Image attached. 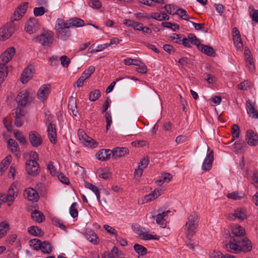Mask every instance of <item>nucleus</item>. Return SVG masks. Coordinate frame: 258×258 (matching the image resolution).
<instances>
[{
  "mask_svg": "<svg viewBox=\"0 0 258 258\" xmlns=\"http://www.w3.org/2000/svg\"><path fill=\"white\" fill-rule=\"evenodd\" d=\"M199 218L197 213H190L185 224V233L187 237L190 239L196 234L199 226Z\"/></svg>",
  "mask_w": 258,
  "mask_h": 258,
  "instance_id": "nucleus-1",
  "label": "nucleus"
},
{
  "mask_svg": "<svg viewBox=\"0 0 258 258\" xmlns=\"http://www.w3.org/2000/svg\"><path fill=\"white\" fill-rule=\"evenodd\" d=\"M70 28V26H69L67 21L65 22L62 19H57L55 26V29L59 38L63 40H66L69 38L71 35V32L69 29Z\"/></svg>",
  "mask_w": 258,
  "mask_h": 258,
  "instance_id": "nucleus-2",
  "label": "nucleus"
},
{
  "mask_svg": "<svg viewBox=\"0 0 258 258\" xmlns=\"http://www.w3.org/2000/svg\"><path fill=\"white\" fill-rule=\"evenodd\" d=\"M17 196L18 189L16 185L13 183L10 186L7 194L0 193V201L3 203H7L8 206H11Z\"/></svg>",
  "mask_w": 258,
  "mask_h": 258,
  "instance_id": "nucleus-3",
  "label": "nucleus"
},
{
  "mask_svg": "<svg viewBox=\"0 0 258 258\" xmlns=\"http://www.w3.org/2000/svg\"><path fill=\"white\" fill-rule=\"evenodd\" d=\"M33 40L43 46H49L53 41V34L50 31L44 32Z\"/></svg>",
  "mask_w": 258,
  "mask_h": 258,
  "instance_id": "nucleus-4",
  "label": "nucleus"
},
{
  "mask_svg": "<svg viewBox=\"0 0 258 258\" xmlns=\"http://www.w3.org/2000/svg\"><path fill=\"white\" fill-rule=\"evenodd\" d=\"M17 28V25L12 20L11 22L0 28V37L3 40L8 39L15 32Z\"/></svg>",
  "mask_w": 258,
  "mask_h": 258,
  "instance_id": "nucleus-5",
  "label": "nucleus"
},
{
  "mask_svg": "<svg viewBox=\"0 0 258 258\" xmlns=\"http://www.w3.org/2000/svg\"><path fill=\"white\" fill-rule=\"evenodd\" d=\"M16 100L17 103V107L24 108L27 104L31 102L32 98L28 92L22 91L18 94Z\"/></svg>",
  "mask_w": 258,
  "mask_h": 258,
  "instance_id": "nucleus-6",
  "label": "nucleus"
},
{
  "mask_svg": "<svg viewBox=\"0 0 258 258\" xmlns=\"http://www.w3.org/2000/svg\"><path fill=\"white\" fill-rule=\"evenodd\" d=\"M26 170L28 174L32 176L38 175L40 172L39 164L35 160H30L26 163Z\"/></svg>",
  "mask_w": 258,
  "mask_h": 258,
  "instance_id": "nucleus-7",
  "label": "nucleus"
},
{
  "mask_svg": "<svg viewBox=\"0 0 258 258\" xmlns=\"http://www.w3.org/2000/svg\"><path fill=\"white\" fill-rule=\"evenodd\" d=\"M233 241L238 243L242 251L244 252H249L252 249V244L250 241L245 237H242L241 238H233Z\"/></svg>",
  "mask_w": 258,
  "mask_h": 258,
  "instance_id": "nucleus-8",
  "label": "nucleus"
},
{
  "mask_svg": "<svg viewBox=\"0 0 258 258\" xmlns=\"http://www.w3.org/2000/svg\"><path fill=\"white\" fill-rule=\"evenodd\" d=\"M208 147V152L205 160L202 166V169L205 171H209L212 166V164L214 161V152L213 150L209 151V148Z\"/></svg>",
  "mask_w": 258,
  "mask_h": 258,
  "instance_id": "nucleus-9",
  "label": "nucleus"
},
{
  "mask_svg": "<svg viewBox=\"0 0 258 258\" xmlns=\"http://www.w3.org/2000/svg\"><path fill=\"white\" fill-rule=\"evenodd\" d=\"M79 139L84 146L91 148H95L97 146L96 142L91 137L88 136L84 132H79Z\"/></svg>",
  "mask_w": 258,
  "mask_h": 258,
  "instance_id": "nucleus-10",
  "label": "nucleus"
},
{
  "mask_svg": "<svg viewBox=\"0 0 258 258\" xmlns=\"http://www.w3.org/2000/svg\"><path fill=\"white\" fill-rule=\"evenodd\" d=\"M29 140L31 145L35 148L41 146L42 144L41 136L35 131H31L29 133Z\"/></svg>",
  "mask_w": 258,
  "mask_h": 258,
  "instance_id": "nucleus-11",
  "label": "nucleus"
},
{
  "mask_svg": "<svg viewBox=\"0 0 258 258\" xmlns=\"http://www.w3.org/2000/svg\"><path fill=\"white\" fill-rule=\"evenodd\" d=\"M28 3L25 2L20 5L14 12L12 20L13 21H18L21 18L24 14L26 12L28 7Z\"/></svg>",
  "mask_w": 258,
  "mask_h": 258,
  "instance_id": "nucleus-12",
  "label": "nucleus"
},
{
  "mask_svg": "<svg viewBox=\"0 0 258 258\" xmlns=\"http://www.w3.org/2000/svg\"><path fill=\"white\" fill-rule=\"evenodd\" d=\"M50 85L44 84L40 87L37 92V98L41 102H44L48 97L50 92Z\"/></svg>",
  "mask_w": 258,
  "mask_h": 258,
  "instance_id": "nucleus-13",
  "label": "nucleus"
},
{
  "mask_svg": "<svg viewBox=\"0 0 258 258\" xmlns=\"http://www.w3.org/2000/svg\"><path fill=\"white\" fill-rule=\"evenodd\" d=\"M245 140L249 146H255L258 144V135L252 130H248L246 132Z\"/></svg>",
  "mask_w": 258,
  "mask_h": 258,
  "instance_id": "nucleus-14",
  "label": "nucleus"
},
{
  "mask_svg": "<svg viewBox=\"0 0 258 258\" xmlns=\"http://www.w3.org/2000/svg\"><path fill=\"white\" fill-rule=\"evenodd\" d=\"M47 131L50 142L55 144L57 142V136L55 124L50 122L47 126Z\"/></svg>",
  "mask_w": 258,
  "mask_h": 258,
  "instance_id": "nucleus-15",
  "label": "nucleus"
},
{
  "mask_svg": "<svg viewBox=\"0 0 258 258\" xmlns=\"http://www.w3.org/2000/svg\"><path fill=\"white\" fill-rule=\"evenodd\" d=\"M38 26V24L36 19L34 18H31L28 21L25 29L26 32L32 34L36 32Z\"/></svg>",
  "mask_w": 258,
  "mask_h": 258,
  "instance_id": "nucleus-16",
  "label": "nucleus"
},
{
  "mask_svg": "<svg viewBox=\"0 0 258 258\" xmlns=\"http://www.w3.org/2000/svg\"><path fill=\"white\" fill-rule=\"evenodd\" d=\"M24 196L29 201L36 202L39 199V195L36 190L32 188H28L24 191Z\"/></svg>",
  "mask_w": 258,
  "mask_h": 258,
  "instance_id": "nucleus-17",
  "label": "nucleus"
},
{
  "mask_svg": "<svg viewBox=\"0 0 258 258\" xmlns=\"http://www.w3.org/2000/svg\"><path fill=\"white\" fill-rule=\"evenodd\" d=\"M128 153V150L127 148L125 147H117L112 150V158L114 159L124 156Z\"/></svg>",
  "mask_w": 258,
  "mask_h": 258,
  "instance_id": "nucleus-18",
  "label": "nucleus"
},
{
  "mask_svg": "<svg viewBox=\"0 0 258 258\" xmlns=\"http://www.w3.org/2000/svg\"><path fill=\"white\" fill-rule=\"evenodd\" d=\"M33 69L30 67L26 68L21 77V82L24 84L27 83L33 76Z\"/></svg>",
  "mask_w": 258,
  "mask_h": 258,
  "instance_id": "nucleus-19",
  "label": "nucleus"
},
{
  "mask_svg": "<svg viewBox=\"0 0 258 258\" xmlns=\"http://www.w3.org/2000/svg\"><path fill=\"white\" fill-rule=\"evenodd\" d=\"M245 232L244 229L240 225L235 224L232 227V233L235 236L234 238H241L244 237Z\"/></svg>",
  "mask_w": 258,
  "mask_h": 258,
  "instance_id": "nucleus-20",
  "label": "nucleus"
},
{
  "mask_svg": "<svg viewBox=\"0 0 258 258\" xmlns=\"http://www.w3.org/2000/svg\"><path fill=\"white\" fill-rule=\"evenodd\" d=\"M138 234L140 238L144 240H159L160 236L156 235H152L149 234V231H143L142 229L138 230Z\"/></svg>",
  "mask_w": 258,
  "mask_h": 258,
  "instance_id": "nucleus-21",
  "label": "nucleus"
},
{
  "mask_svg": "<svg viewBox=\"0 0 258 258\" xmlns=\"http://www.w3.org/2000/svg\"><path fill=\"white\" fill-rule=\"evenodd\" d=\"M198 48L208 56H214L215 55L216 52L214 49L210 46L201 44L198 45Z\"/></svg>",
  "mask_w": 258,
  "mask_h": 258,
  "instance_id": "nucleus-22",
  "label": "nucleus"
},
{
  "mask_svg": "<svg viewBox=\"0 0 258 258\" xmlns=\"http://www.w3.org/2000/svg\"><path fill=\"white\" fill-rule=\"evenodd\" d=\"M246 216L245 212L242 209H237L234 211L233 214H230L228 217L231 220L237 218L239 220H243L246 218Z\"/></svg>",
  "mask_w": 258,
  "mask_h": 258,
  "instance_id": "nucleus-23",
  "label": "nucleus"
},
{
  "mask_svg": "<svg viewBox=\"0 0 258 258\" xmlns=\"http://www.w3.org/2000/svg\"><path fill=\"white\" fill-rule=\"evenodd\" d=\"M225 248L230 252L238 253L242 251L238 243L230 242L225 244Z\"/></svg>",
  "mask_w": 258,
  "mask_h": 258,
  "instance_id": "nucleus-24",
  "label": "nucleus"
},
{
  "mask_svg": "<svg viewBox=\"0 0 258 258\" xmlns=\"http://www.w3.org/2000/svg\"><path fill=\"white\" fill-rule=\"evenodd\" d=\"M112 154V150L109 149H102L99 151L96 154L97 158L101 161H105L110 158Z\"/></svg>",
  "mask_w": 258,
  "mask_h": 258,
  "instance_id": "nucleus-25",
  "label": "nucleus"
},
{
  "mask_svg": "<svg viewBox=\"0 0 258 258\" xmlns=\"http://www.w3.org/2000/svg\"><path fill=\"white\" fill-rule=\"evenodd\" d=\"M8 148L10 149L13 153H15L17 156L20 153V150L17 142L14 139H10L7 142Z\"/></svg>",
  "mask_w": 258,
  "mask_h": 258,
  "instance_id": "nucleus-26",
  "label": "nucleus"
},
{
  "mask_svg": "<svg viewBox=\"0 0 258 258\" xmlns=\"http://www.w3.org/2000/svg\"><path fill=\"white\" fill-rule=\"evenodd\" d=\"M86 239L94 244L97 243L98 237L96 233L91 230H87L84 233Z\"/></svg>",
  "mask_w": 258,
  "mask_h": 258,
  "instance_id": "nucleus-27",
  "label": "nucleus"
},
{
  "mask_svg": "<svg viewBox=\"0 0 258 258\" xmlns=\"http://www.w3.org/2000/svg\"><path fill=\"white\" fill-rule=\"evenodd\" d=\"M67 22H68L69 25L70 27H80L83 26L85 24L84 21L83 20L78 18L70 19L68 20Z\"/></svg>",
  "mask_w": 258,
  "mask_h": 258,
  "instance_id": "nucleus-28",
  "label": "nucleus"
},
{
  "mask_svg": "<svg viewBox=\"0 0 258 258\" xmlns=\"http://www.w3.org/2000/svg\"><path fill=\"white\" fill-rule=\"evenodd\" d=\"M31 217L33 220L38 223H41L45 220V217L43 214L36 210H35L32 212Z\"/></svg>",
  "mask_w": 258,
  "mask_h": 258,
  "instance_id": "nucleus-29",
  "label": "nucleus"
},
{
  "mask_svg": "<svg viewBox=\"0 0 258 258\" xmlns=\"http://www.w3.org/2000/svg\"><path fill=\"white\" fill-rule=\"evenodd\" d=\"M84 186L86 188H88L94 192L97 197L98 202L100 201V192L98 188L96 186L88 182H85Z\"/></svg>",
  "mask_w": 258,
  "mask_h": 258,
  "instance_id": "nucleus-30",
  "label": "nucleus"
},
{
  "mask_svg": "<svg viewBox=\"0 0 258 258\" xmlns=\"http://www.w3.org/2000/svg\"><path fill=\"white\" fill-rule=\"evenodd\" d=\"M98 176L104 179H108L111 177V172L107 168H100L97 170Z\"/></svg>",
  "mask_w": 258,
  "mask_h": 258,
  "instance_id": "nucleus-31",
  "label": "nucleus"
},
{
  "mask_svg": "<svg viewBox=\"0 0 258 258\" xmlns=\"http://www.w3.org/2000/svg\"><path fill=\"white\" fill-rule=\"evenodd\" d=\"M28 232L30 234L34 236L40 237L43 235V232L37 226H31L28 228Z\"/></svg>",
  "mask_w": 258,
  "mask_h": 258,
  "instance_id": "nucleus-32",
  "label": "nucleus"
},
{
  "mask_svg": "<svg viewBox=\"0 0 258 258\" xmlns=\"http://www.w3.org/2000/svg\"><path fill=\"white\" fill-rule=\"evenodd\" d=\"M150 18L159 21L168 20L169 19V16L166 13L160 14L158 13H154L151 14Z\"/></svg>",
  "mask_w": 258,
  "mask_h": 258,
  "instance_id": "nucleus-33",
  "label": "nucleus"
},
{
  "mask_svg": "<svg viewBox=\"0 0 258 258\" xmlns=\"http://www.w3.org/2000/svg\"><path fill=\"white\" fill-rule=\"evenodd\" d=\"M14 137L17 140L19 143L22 145H25L27 143L26 138L18 130H14Z\"/></svg>",
  "mask_w": 258,
  "mask_h": 258,
  "instance_id": "nucleus-34",
  "label": "nucleus"
},
{
  "mask_svg": "<svg viewBox=\"0 0 258 258\" xmlns=\"http://www.w3.org/2000/svg\"><path fill=\"white\" fill-rule=\"evenodd\" d=\"M172 15H177L182 19L189 22V16L185 10L181 8H178L176 9L175 13H173Z\"/></svg>",
  "mask_w": 258,
  "mask_h": 258,
  "instance_id": "nucleus-35",
  "label": "nucleus"
},
{
  "mask_svg": "<svg viewBox=\"0 0 258 258\" xmlns=\"http://www.w3.org/2000/svg\"><path fill=\"white\" fill-rule=\"evenodd\" d=\"M9 230V225L6 222L0 223V239L4 236Z\"/></svg>",
  "mask_w": 258,
  "mask_h": 258,
  "instance_id": "nucleus-36",
  "label": "nucleus"
},
{
  "mask_svg": "<svg viewBox=\"0 0 258 258\" xmlns=\"http://www.w3.org/2000/svg\"><path fill=\"white\" fill-rule=\"evenodd\" d=\"M69 108L72 110V113L75 116H77L78 111L77 110V104L75 99L73 97H71L69 100Z\"/></svg>",
  "mask_w": 258,
  "mask_h": 258,
  "instance_id": "nucleus-37",
  "label": "nucleus"
},
{
  "mask_svg": "<svg viewBox=\"0 0 258 258\" xmlns=\"http://www.w3.org/2000/svg\"><path fill=\"white\" fill-rule=\"evenodd\" d=\"M40 249H41L43 253L49 254L52 251V247L49 242L44 241L42 242Z\"/></svg>",
  "mask_w": 258,
  "mask_h": 258,
  "instance_id": "nucleus-38",
  "label": "nucleus"
},
{
  "mask_svg": "<svg viewBox=\"0 0 258 258\" xmlns=\"http://www.w3.org/2000/svg\"><path fill=\"white\" fill-rule=\"evenodd\" d=\"M135 250L139 254L144 255L147 253V249L144 246L139 244H136L134 246Z\"/></svg>",
  "mask_w": 258,
  "mask_h": 258,
  "instance_id": "nucleus-39",
  "label": "nucleus"
},
{
  "mask_svg": "<svg viewBox=\"0 0 258 258\" xmlns=\"http://www.w3.org/2000/svg\"><path fill=\"white\" fill-rule=\"evenodd\" d=\"M101 96V92L99 90H94L91 91L89 94V100L91 101H95L97 100Z\"/></svg>",
  "mask_w": 258,
  "mask_h": 258,
  "instance_id": "nucleus-40",
  "label": "nucleus"
},
{
  "mask_svg": "<svg viewBox=\"0 0 258 258\" xmlns=\"http://www.w3.org/2000/svg\"><path fill=\"white\" fill-rule=\"evenodd\" d=\"M187 38L191 44L196 45L198 47L199 44H201L200 40L196 36V35L192 33H188L187 34Z\"/></svg>",
  "mask_w": 258,
  "mask_h": 258,
  "instance_id": "nucleus-41",
  "label": "nucleus"
},
{
  "mask_svg": "<svg viewBox=\"0 0 258 258\" xmlns=\"http://www.w3.org/2000/svg\"><path fill=\"white\" fill-rule=\"evenodd\" d=\"M95 68L94 66H90L87 69L85 70L82 74V76L87 79L95 72Z\"/></svg>",
  "mask_w": 258,
  "mask_h": 258,
  "instance_id": "nucleus-42",
  "label": "nucleus"
},
{
  "mask_svg": "<svg viewBox=\"0 0 258 258\" xmlns=\"http://www.w3.org/2000/svg\"><path fill=\"white\" fill-rule=\"evenodd\" d=\"M124 62L126 65H135V66H140V64L142 63L140 60L132 59L131 58H127L124 59Z\"/></svg>",
  "mask_w": 258,
  "mask_h": 258,
  "instance_id": "nucleus-43",
  "label": "nucleus"
},
{
  "mask_svg": "<svg viewBox=\"0 0 258 258\" xmlns=\"http://www.w3.org/2000/svg\"><path fill=\"white\" fill-rule=\"evenodd\" d=\"M30 245L34 247V249L35 250H39L41 248V245L42 244V242L38 239H33L30 240L29 241Z\"/></svg>",
  "mask_w": 258,
  "mask_h": 258,
  "instance_id": "nucleus-44",
  "label": "nucleus"
},
{
  "mask_svg": "<svg viewBox=\"0 0 258 258\" xmlns=\"http://www.w3.org/2000/svg\"><path fill=\"white\" fill-rule=\"evenodd\" d=\"M47 12V10L45 9L43 7H36L34 9L33 11L34 15L36 17L41 16Z\"/></svg>",
  "mask_w": 258,
  "mask_h": 258,
  "instance_id": "nucleus-45",
  "label": "nucleus"
},
{
  "mask_svg": "<svg viewBox=\"0 0 258 258\" xmlns=\"http://www.w3.org/2000/svg\"><path fill=\"white\" fill-rule=\"evenodd\" d=\"M52 221L54 225L60 228L62 230H65L66 229V227L63 224L62 221L59 219L57 218H53L52 219Z\"/></svg>",
  "mask_w": 258,
  "mask_h": 258,
  "instance_id": "nucleus-46",
  "label": "nucleus"
},
{
  "mask_svg": "<svg viewBox=\"0 0 258 258\" xmlns=\"http://www.w3.org/2000/svg\"><path fill=\"white\" fill-rule=\"evenodd\" d=\"M156 222L158 224L160 225L162 228L166 226L165 219L159 214L156 216Z\"/></svg>",
  "mask_w": 258,
  "mask_h": 258,
  "instance_id": "nucleus-47",
  "label": "nucleus"
},
{
  "mask_svg": "<svg viewBox=\"0 0 258 258\" xmlns=\"http://www.w3.org/2000/svg\"><path fill=\"white\" fill-rule=\"evenodd\" d=\"M232 136L234 138H238L239 137L240 129L237 124H234L232 126Z\"/></svg>",
  "mask_w": 258,
  "mask_h": 258,
  "instance_id": "nucleus-48",
  "label": "nucleus"
},
{
  "mask_svg": "<svg viewBox=\"0 0 258 258\" xmlns=\"http://www.w3.org/2000/svg\"><path fill=\"white\" fill-rule=\"evenodd\" d=\"M245 61L247 67H248L249 70L250 72H252L254 70L255 67L252 58H251L250 55H249L248 57L246 58Z\"/></svg>",
  "mask_w": 258,
  "mask_h": 258,
  "instance_id": "nucleus-49",
  "label": "nucleus"
},
{
  "mask_svg": "<svg viewBox=\"0 0 258 258\" xmlns=\"http://www.w3.org/2000/svg\"><path fill=\"white\" fill-rule=\"evenodd\" d=\"M88 4L93 9H98L101 7V3L99 0H89Z\"/></svg>",
  "mask_w": 258,
  "mask_h": 258,
  "instance_id": "nucleus-50",
  "label": "nucleus"
},
{
  "mask_svg": "<svg viewBox=\"0 0 258 258\" xmlns=\"http://www.w3.org/2000/svg\"><path fill=\"white\" fill-rule=\"evenodd\" d=\"M61 64L64 68H68L70 63V58L66 55H62L60 58Z\"/></svg>",
  "mask_w": 258,
  "mask_h": 258,
  "instance_id": "nucleus-51",
  "label": "nucleus"
},
{
  "mask_svg": "<svg viewBox=\"0 0 258 258\" xmlns=\"http://www.w3.org/2000/svg\"><path fill=\"white\" fill-rule=\"evenodd\" d=\"M105 118L107 122L106 124V130L108 131L112 123V116L110 112H106L105 114Z\"/></svg>",
  "mask_w": 258,
  "mask_h": 258,
  "instance_id": "nucleus-52",
  "label": "nucleus"
},
{
  "mask_svg": "<svg viewBox=\"0 0 258 258\" xmlns=\"http://www.w3.org/2000/svg\"><path fill=\"white\" fill-rule=\"evenodd\" d=\"M209 255L211 258H226V256L219 251L214 250L210 252Z\"/></svg>",
  "mask_w": 258,
  "mask_h": 258,
  "instance_id": "nucleus-53",
  "label": "nucleus"
},
{
  "mask_svg": "<svg viewBox=\"0 0 258 258\" xmlns=\"http://www.w3.org/2000/svg\"><path fill=\"white\" fill-rule=\"evenodd\" d=\"M246 109L247 113L249 115H252V117L254 116V114H255L257 112V111L255 110L254 107L251 105L250 103H248V104H247Z\"/></svg>",
  "mask_w": 258,
  "mask_h": 258,
  "instance_id": "nucleus-54",
  "label": "nucleus"
},
{
  "mask_svg": "<svg viewBox=\"0 0 258 258\" xmlns=\"http://www.w3.org/2000/svg\"><path fill=\"white\" fill-rule=\"evenodd\" d=\"M58 179L62 183L66 184H70V180L69 178L62 173H60L57 175Z\"/></svg>",
  "mask_w": 258,
  "mask_h": 258,
  "instance_id": "nucleus-55",
  "label": "nucleus"
},
{
  "mask_svg": "<svg viewBox=\"0 0 258 258\" xmlns=\"http://www.w3.org/2000/svg\"><path fill=\"white\" fill-rule=\"evenodd\" d=\"M76 203H73L70 208V213L73 218H76L78 215V212L77 209L75 208Z\"/></svg>",
  "mask_w": 258,
  "mask_h": 258,
  "instance_id": "nucleus-56",
  "label": "nucleus"
},
{
  "mask_svg": "<svg viewBox=\"0 0 258 258\" xmlns=\"http://www.w3.org/2000/svg\"><path fill=\"white\" fill-rule=\"evenodd\" d=\"M3 123L8 132H11L13 130L12 123L9 121L8 117H4L3 119Z\"/></svg>",
  "mask_w": 258,
  "mask_h": 258,
  "instance_id": "nucleus-57",
  "label": "nucleus"
},
{
  "mask_svg": "<svg viewBox=\"0 0 258 258\" xmlns=\"http://www.w3.org/2000/svg\"><path fill=\"white\" fill-rule=\"evenodd\" d=\"M25 114V113L23 108H21L20 107L16 108L15 117L22 118V117L24 116Z\"/></svg>",
  "mask_w": 258,
  "mask_h": 258,
  "instance_id": "nucleus-58",
  "label": "nucleus"
},
{
  "mask_svg": "<svg viewBox=\"0 0 258 258\" xmlns=\"http://www.w3.org/2000/svg\"><path fill=\"white\" fill-rule=\"evenodd\" d=\"M111 253L115 254L117 258H122L124 254L116 246H114L111 249Z\"/></svg>",
  "mask_w": 258,
  "mask_h": 258,
  "instance_id": "nucleus-59",
  "label": "nucleus"
},
{
  "mask_svg": "<svg viewBox=\"0 0 258 258\" xmlns=\"http://www.w3.org/2000/svg\"><path fill=\"white\" fill-rule=\"evenodd\" d=\"M12 160V156L11 155L7 156L5 157L0 163L3 166L8 168Z\"/></svg>",
  "mask_w": 258,
  "mask_h": 258,
  "instance_id": "nucleus-60",
  "label": "nucleus"
},
{
  "mask_svg": "<svg viewBox=\"0 0 258 258\" xmlns=\"http://www.w3.org/2000/svg\"><path fill=\"white\" fill-rule=\"evenodd\" d=\"M139 67L137 68L136 70L137 72L142 73V74H146L147 72V68L146 66L144 64L143 62L142 64H140V66H138Z\"/></svg>",
  "mask_w": 258,
  "mask_h": 258,
  "instance_id": "nucleus-61",
  "label": "nucleus"
},
{
  "mask_svg": "<svg viewBox=\"0 0 258 258\" xmlns=\"http://www.w3.org/2000/svg\"><path fill=\"white\" fill-rule=\"evenodd\" d=\"M233 39L234 42V45L237 48H240L242 47L243 43L241 41V37H235Z\"/></svg>",
  "mask_w": 258,
  "mask_h": 258,
  "instance_id": "nucleus-62",
  "label": "nucleus"
},
{
  "mask_svg": "<svg viewBox=\"0 0 258 258\" xmlns=\"http://www.w3.org/2000/svg\"><path fill=\"white\" fill-rule=\"evenodd\" d=\"M227 197L229 199H233L234 200H240L242 198V197L238 195L237 191H234L231 193H229L227 195Z\"/></svg>",
  "mask_w": 258,
  "mask_h": 258,
  "instance_id": "nucleus-63",
  "label": "nucleus"
},
{
  "mask_svg": "<svg viewBox=\"0 0 258 258\" xmlns=\"http://www.w3.org/2000/svg\"><path fill=\"white\" fill-rule=\"evenodd\" d=\"M178 62L182 67H186L189 63V59L186 57H182L178 60Z\"/></svg>",
  "mask_w": 258,
  "mask_h": 258,
  "instance_id": "nucleus-64",
  "label": "nucleus"
}]
</instances>
